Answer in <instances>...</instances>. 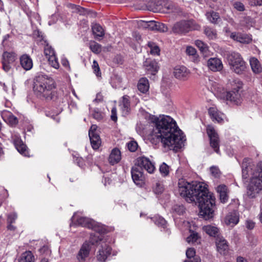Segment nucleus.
I'll list each match as a JSON object with an SVG mask.
<instances>
[{
	"label": "nucleus",
	"mask_w": 262,
	"mask_h": 262,
	"mask_svg": "<svg viewBox=\"0 0 262 262\" xmlns=\"http://www.w3.org/2000/svg\"><path fill=\"white\" fill-rule=\"evenodd\" d=\"M210 170L212 175L214 177L218 178L220 177L221 174V172L217 167L212 166L210 167Z\"/></svg>",
	"instance_id": "13d9d810"
},
{
	"label": "nucleus",
	"mask_w": 262,
	"mask_h": 262,
	"mask_svg": "<svg viewBox=\"0 0 262 262\" xmlns=\"http://www.w3.org/2000/svg\"><path fill=\"white\" fill-rule=\"evenodd\" d=\"M227 60L231 70L235 73L241 74L245 71L246 62L238 53H229L227 55Z\"/></svg>",
	"instance_id": "39448f33"
},
{
	"label": "nucleus",
	"mask_w": 262,
	"mask_h": 262,
	"mask_svg": "<svg viewBox=\"0 0 262 262\" xmlns=\"http://www.w3.org/2000/svg\"><path fill=\"white\" fill-rule=\"evenodd\" d=\"M148 47L150 48V53L154 55H159L160 50L159 47L153 42H148Z\"/></svg>",
	"instance_id": "a18cd8bd"
},
{
	"label": "nucleus",
	"mask_w": 262,
	"mask_h": 262,
	"mask_svg": "<svg viewBox=\"0 0 262 262\" xmlns=\"http://www.w3.org/2000/svg\"><path fill=\"white\" fill-rule=\"evenodd\" d=\"M249 4L252 6H261L262 0H250Z\"/></svg>",
	"instance_id": "69168bd1"
},
{
	"label": "nucleus",
	"mask_w": 262,
	"mask_h": 262,
	"mask_svg": "<svg viewBox=\"0 0 262 262\" xmlns=\"http://www.w3.org/2000/svg\"><path fill=\"white\" fill-rule=\"evenodd\" d=\"M186 54L189 56V59L194 63L199 61V56L196 53L195 48L192 47H187L186 50Z\"/></svg>",
	"instance_id": "2f4dec72"
},
{
	"label": "nucleus",
	"mask_w": 262,
	"mask_h": 262,
	"mask_svg": "<svg viewBox=\"0 0 262 262\" xmlns=\"http://www.w3.org/2000/svg\"><path fill=\"white\" fill-rule=\"evenodd\" d=\"M216 190L219 194L221 202L223 203H226L229 198L227 187L224 184L220 185L216 187Z\"/></svg>",
	"instance_id": "393cba45"
},
{
	"label": "nucleus",
	"mask_w": 262,
	"mask_h": 262,
	"mask_svg": "<svg viewBox=\"0 0 262 262\" xmlns=\"http://www.w3.org/2000/svg\"><path fill=\"white\" fill-rule=\"evenodd\" d=\"M207 66L212 71H220L223 69V65L221 59L217 58H211L207 61Z\"/></svg>",
	"instance_id": "4be33fe9"
},
{
	"label": "nucleus",
	"mask_w": 262,
	"mask_h": 262,
	"mask_svg": "<svg viewBox=\"0 0 262 262\" xmlns=\"http://www.w3.org/2000/svg\"><path fill=\"white\" fill-rule=\"evenodd\" d=\"M39 251L41 254L44 255L45 256L50 255L51 253V251L47 245L42 246L39 249Z\"/></svg>",
	"instance_id": "864d4df0"
},
{
	"label": "nucleus",
	"mask_w": 262,
	"mask_h": 262,
	"mask_svg": "<svg viewBox=\"0 0 262 262\" xmlns=\"http://www.w3.org/2000/svg\"><path fill=\"white\" fill-rule=\"evenodd\" d=\"M6 121L8 123L12 126L16 125L18 123V120L17 118L10 113H8V118Z\"/></svg>",
	"instance_id": "49530a36"
},
{
	"label": "nucleus",
	"mask_w": 262,
	"mask_h": 262,
	"mask_svg": "<svg viewBox=\"0 0 262 262\" xmlns=\"http://www.w3.org/2000/svg\"><path fill=\"white\" fill-rule=\"evenodd\" d=\"M93 118L97 120H100L103 118V115L98 110H94L93 113Z\"/></svg>",
	"instance_id": "e2e57ef3"
},
{
	"label": "nucleus",
	"mask_w": 262,
	"mask_h": 262,
	"mask_svg": "<svg viewBox=\"0 0 262 262\" xmlns=\"http://www.w3.org/2000/svg\"><path fill=\"white\" fill-rule=\"evenodd\" d=\"M92 68L94 73L97 76H100L101 73L100 72V68L97 61L94 60L93 62Z\"/></svg>",
	"instance_id": "603ef678"
},
{
	"label": "nucleus",
	"mask_w": 262,
	"mask_h": 262,
	"mask_svg": "<svg viewBox=\"0 0 262 262\" xmlns=\"http://www.w3.org/2000/svg\"><path fill=\"white\" fill-rule=\"evenodd\" d=\"M242 167L243 179H246L251 175L247 188V194L250 198H254L262 190V162L257 164L255 171H252L251 160L249 158L244 159Z\"/></svg>",
	"instance_id": "7ed1b4c3"
},
{
	"label": "nucleus",
	"mask_w": 262,
	"mask_h": 262,
	"mask_svg": "<svg viewBox=\"0 0 262 262\" xmlns=\"http://www.w3.org/2000/svg\"><path fill=\"white\" fill-rule=\"evenodd\" d=\"M246 227L248 229H253L255 227V223L251 220H247L246 221Z\"/></svg>",
	"instance_id": "0e129e2a"
},
{
	"label": "nucleus",
	"mask_w": 262,
	"mask_h": 262,
	"mask_svg": "<svg viewBox=\"0 0 262 262\" xmlns=\"http://www.w3.org/2000/svg\"><path fill=\"white\" fill-rule=\"evenodd\" d=\"M195 45L200 49V51L203 53H207L208 51V46L207 44L200 40H197L195 42Z\"/></svg>",
	"instance_id": "79ce46f5"
},
{
	"label": "nucleus",
	"mask_w": 262,
	"mask_h": 262,
	"mask_svg": "<svg viewBox=\"0 0 262 262\" xmlns=\"http://www.w3.org/2000/svg\"><path fill=\"white\" fill-rule=\"evenodd\" d=\"M204 33L209 39H214L217 37L216 30L209 27L205 28Z\"/></svg>",
	"instance_id": "58836bf2"
},
{
	"label": "nucleus",
	"mask_w": 262,
	"mask_h": 262,
	"mask_svg": "<svg viewBox=\"0 0 262 262\" xmlns=\"http://www.w3.org/2000/svg\"><path fill=\"white\" fill-rule=\"evenodd\" d=\"M13 143L17 151L22 155L29 157V151L26 145L23 143L20 138L17 136H12Z\"/></svg>",
	"instance_id": "2eb2a0df"
},
{
	"label": "nucleus",
	"mask_w": 262,
	"mask_h": 262,
	"mask_svg": "<svg viewBox=\"0 0 262 262\" xmlns=\"http://www.w3.org/2000/svg\"><path fill=\"white\" fill-rule=\"evenodd\" d=\"M16 55L13 52H4L2 56V68L6 72L12 69V64L15 61Z\"/></svg>",
	"instance_id": "6e6552de"
},
{
	"label": "nucleus",
	"mask_w": 262,
	"mask_h": 262,
	"mask_svg": "<svg viewBox=\"0 0 262 262\" xmlns=\"http://www.w3.org/2000/svg\"><path fill=\"white\" fill-rule=\"evenodd\" d=\"M90 248V245L87 242L82 245L77 256L79 262H83L85 260L89 254Z\"/></svg>",
	"instance_id": "5701e85b"
},
{
	"label": "nucleus",
	"mask_w": 262,
	"mask_h": 262,
	"mask_svg": "<svg viewBox=\"0 0 262 262\" xmlns=\"http://www.w3.org/2000/svg\"><path fill=\"white\" fill-rule=\"evenodd\" d=\"M250 63L254 73H260L262 71L261 66L257 58L255 57L250 58Z\"/></svg>",
	"instance_id": "473e14b6"
},
{
	"label": "nucleus",
	"mask_w": 262,
	"mask_h": 262,
	"mask_svg": "<svg viewBox=\"0 0 262 262\" xmlns=\"http://www.w3.org/2000/svg\"><path fill=\"white\" fill-rule=\"evenodd\" d=\"M137 86L138 90L140 92L143 94L146 93L148 91L149 88L148 79L146 78H141L139 80Z\"/></svg>",
	"instance_id": "7c9ffc66"
},
{
	"label": "nucleus",
	"mask_w": 262,
	"mask_h": 262,
	"mask_svg": "<svg viewBox=\"0 0 262 262\" xmlns=\"http://www.w3.org/2000/svg\"><path fill=\"white\" fill-rule=\"evenodd\" d=\"M152 190L155 194H159L162 193L164 190L162 183L159 181H156L152 186Z\"/></svg>",
	"instance_id": "ea45409f"
},
{
	"label": "nucleus",
	"mask_w": 262,
	"mask_h": 262,
	"mask_svg": "<svg viewBox=\"0 0 262 262\" xmlns=\"http://www.w3.org/2000/svg\"><path fill=\"white\" fill-rule=\"evenodd\" d=\"M136 163L138 167L140 168H143L149 173H153L156 169L154 164L148 158L144 156L138 158Z\"/></svg>",
	"instance_id": "4468645a"
},
{
	"label": "nucleus",
	"mask_w": 262,
	"mask_h": 262,
	"mask_svg": "<svg viewBox=\"0 0 262 262\" xmlns=\"http://www.w3.org/2000/svg\"><path fill=\"white\" fill-rule=\"evenodd\" d=\"M206 131L209 138V143L210 147L213 149L214 152L219 155H220V141L217 132L214 127L211 125L207 126Z\"/></svg>",
	"instance_id": "0eeeda50"
},
{
	"label": "nucleus",
	"mask_w": 262,
	"mask_h": 262,
	"mask_svg": "<svg viewBox=\"0 0 262 262\" xmlns=\"http://www.w3.org/2000/svg\"><path fill=\"white\" fill-rule=\"evenodd\" d=\"M34 91L36 95L47 100L53 98L55 88L53 79L46 75H39L34 80Z\"/></svg>",
	"instance_id": "20e7f679"
},
{
	"label": "nucleus",
	"mask_w": 262,
	"mask_h": 262,
	"mask_svg": "<svg viewBox=\"0 0 262 262\" xmlns=\"http://www.w3.org/2000/svg\"><path fill=\"white\" fill-rule=\"evenodd\" d=\"M111 119L112 120L114 121H116L117 120V111L116 108H113L112 110V115H111Z\"/></svg>",
	"instance_id": "774afa93"
},
{
	"label": "nucleus",
	"mask_w": 262,
	"mask_h": 262,
	"mask_svg": "<svg viewBox=\"0 0 262 262\" xmlns=\"http://www.w3.org/2000/svg\"><path fill=\"white\" fill-rule=\"evenodd\" d=\"M89 47L92 52L98 54L101 52V45L95 41L91 40L89 42Z\"/></svg>",
	"instance_id": "4c0bfd02"
},
{
	"label": "nucleus",
	"mask_w": 262,
	"mask_h": 262,
	"mask_svg": "<svg viewBox=\"0 0 262 262\" xmlns=\"http://www.w3.org/2000/svg\"><path fill=\"white\" fill-rule=\"evenodd\" d=\"M164 7L166 9L167 11L166 12H174V9H175L174 5L171 2H167L164 4Z\"/></svg>",
	"instance_id": "052dcab7"
},
{
	"label": "nucleus",
	"mask_w": 262,
	"mask_h": 262,
	"mask_svg": "<svg viewBox=\"0 0 262 262\" xmlns=\"http://www.w3.org/2000/svg\"><path fill=\"white\" fill-rule=\"evenodd\" d=\"M107 236L105 235L103 230H94L91 234L90 241L92 244L94 245L99 243V244H103L105 243H110L108 241Z\"/></svg>",
	"instance_id": "f8f14e48"
},
{
	"label": "nucleus",
	"mask_w": 262,
	"mask_h": 262,
	"mask_svg": "<svg viewBox=\"0 0 262 262\" xmlns=\"http://www.w3.org/2000/svg\"><path fill=\"white\" fill-rule=\"evenodd\" d=\"M154 122L155 128L149 137L152 144L157 145L161 142L164 147L175 150L184 146L185 136L172 118L168 116H160L155 119Z\"/></svg>",
	"instance_id": "f03ea898"
},
{
	"label": "nucleus",
	"mask_w": 262,
	"mask_h": 262,
	"mask_svg": "<svg viewBox=\"0 0 262 262\" xmlns=\"http://www.w3.org/2000/svg\"><path fill=\"white\" fill-rule=\"evenodd\" d=\"M172 212L174 215H182L185 212L184 206L180 205H174L172 207Z\"/></svg>",
	"instance_id": "a19ab883"
},
{
	"label": "nucleus",
	"mask_w": 262,
	"mask_h": 262,
	"mask_svg": "<svg viewBox=\"0 0 262 262\" xmlns=\"http://www.w3.org/2000/svg\"><path fill=\"white\" fill-rule=\"evenodd\" d=\"M186 255L188 259L184 262H201L200 257L195 256V251L194 248H188L186 250Z\"/></svg>",
	"instance_id": "c756f323"
},
{
	"label": "nucleus",
	"mask_w": 262,
	"mask_h": 262,
	"mask_svg": "<svg viewBox=\"0 0 262 262\" xmlns=\"http://www.w3.org/2000/svg\"><path fill=\"white\" fill-rule=\"evenodd\" d=\"M145 70L147 74L155 75L158 71V63L155 60H146L144 64Z\"/></svg>",
	"instance_id": "b1692460"
},
{
	"label": "nucleus",
	"mask_w": 262,
	"mask_h": 262,
	"mask_svg": "<svg viewBox=\"0 0 262 262\" xmlns=\"http://www.w3.org/2000/svg\"><path fill=\"white\" fill-rule=\"evenodd\" d=\"M225 223L231 227H234L239 222L238 213L236 211L231 212L225 218Z\"/></svg>",
	"instance_id": "412c9836"
},
{
	"label": "nucleus",
	"mask_w": 262,
	"mask_h": 262,
	"mask_svg": "<svg viewBox=\"0 0 262 262\" xmlns=\"http://www.w3.org/2000/svg\"><path fill=\"white\" fill-rule=\"evenodd\" d=\"M93 34L95 38L100 40L104 36V30L103 28L98 24H94L92 27Z\"/></svg>",
	"instance_id": "c85d7f7f"
},
{
	"label": "nucleus",
	"mask_w": 262,
	"mask_h": 262,
	"mask_svg": "<svg viewBox=\"0 0 262 262\" xmlns=\"http://www.w3.org/2000/svg\"><path fill=\"white\" fill-rule=\"evenodd\" d=\"M230 38L243 43H249L252 40L250 35L241 33L232 32L230 34Z\"/></svg>",
	"instance_id": "aec40b11"
},
{
	"label": "nucleus",
	"mask_w": 262,
	"mask_h": 262,
	"mask_svg": "<svg viewBox=\"0 0 262 262\" xmlns=\"http://www.w3.org/2000/svg\"><path fill=\"white\" fill-rule=\"evenodd\" d=\"M242 85V83L238 82L236 86L233 88L231 91L227 92L226 95L227 100L230 101L235 105H239L242 103V97L240 92Z\"/></svg>",
	"instance_id": "1a4fd4ad"
},
{
	"label": "nucleus",
	"mask_w": 262,
	"mask_h": 262,
	"mask_svg": "<svg viewBox=\"0 0 262 262\" xmlns=\"http://www.w3.org/2000/svg\"><path fill=\"white\" fill-rule=\"evenodd\" d=\"M152 221L159 228H166L167 227V222L162 216H155L151 218Z\"/></svg>",
	"instance_id": "e433bc0d"
},
{
	"label": "nucleus",
	"mask_w": 262,
	"mask_h": 262,
	"mask_svg": "<svg viewBox=\"0 0 262 262\" xmlns=\"http://www.w3.org/2000/svg\"><path fill=\"white\" fill-rule=\"evenodd\" d=\"M119 107L123 116H126L129 113L130 110V105L128 96L125 95L122 97V100L119 104Z\"/></svg>",
	"instance_id": "a878e982"
},
{
	"label": "nucleus",
	"mask_w": 262,
	"mask_h": 262,
	"mask_svg": "<svg viewBox=\"0 0 262 262\" xmlns=\"http://www.w3.org/2000/svg\"><path fill=\"white\" fill-rule=\"evenodd\" d=\"M233 5L237 11H244L245 9L244 5L241 2H235Z\"/></svg>",
	"instance_id": "bf43d9fd"
},
{
	"label": "nucleus",
	"mask_w": 262,
	"mask_h": 262,
	"mask_svg": "<svg viewBox=\"0 0 262 262\" xmlns=\"http://www.w3.org/2000/svg\"><path fill=\"white\" fill-rule=\"evenodd\" d=\"M112 248L107 243L101 244L98 249L97 258L99 261H104L111 253Z\"/></svg>",
	"instance_id": "dca6fc26"
},
{
	"label": "nucleus",
	"mask_w": 262,
	"mask_h": 262,
	"mask_svg": "<svg viewBox=\"0 0 262 262\" xmlns=\"http://www.w3.org/2000/svg\"><path fill=\"white\" fill-rule=\"evenodd\" d=\"M97 128V125H92L89 132L91 144L94 149H98L101 143L100 136L96 130Z\"/></svg>",
	"instance_id": "9b49d317"
},
{
	"label": "nucleus",
	"mask_w": 262,
	"mask_h": 262,
	"mask_svg": "<svg viewBox=\"0 0 262 262\" xmlns=\"http://www.w3.org/2000/svg\"><path fill=\"white\" fill-rule=\"evenodd\" d=\"M44 52L47 58L50 57L51 56H55V51L54 49L50 46H47L44 49Z\"/></svg>",
	"instance_id": "8fccbe9b"
},
{
	"label": "nucleus",
	"mask_w": 262,
	"mask_h": 262,
	"mask_svg": "<svg viewBox=\"0 0 262 262\" xmlns=\"http://www.w3.org/2000/svg\"><path fill=\"white\" fill-rule=\"evenodd\" d=\"M17 215L16 213H12L8 216V222L9 223V227L11 226V224L13 223L17 219ZM8 229H10L9 227Z\"/></svg>",
	"instance_id": "4d7b16f0"
},
{
	"label": "nucleus",
	"mask_w": 262,
	"mask_h": 262,
	"mask_svg": "<svg viewBox=\"0 0 262 262\" xmlns=\"http://www.w3.org/2000/svg\"><path fill=\"white\" fill-rule=\"evenodd\" d=\"M138 147V144L135 141H131L127 143V148L132 152L135 151Z\"/></svg>",
	"instance_id": "5fc2aeb1"
},
{
	"label": "nucleus",
	"mask_w": 262,
	"mask_h": 262,
	"mask_svg": "<svg viewBox=\"0 0 262 262\" xmlns=\"http://www.w3.org/2000/svg\"><path fill=\"white\" fill-rule=\"evenodd\" d=\"M200 238V236L198 234L193 231L191 233L190 235L187 237L186 241L188 243H194L197 242L198 240Z\"/></svg>",
	"instance_id": "c03bdc74"
},
{
	"label": "nucleus",
	"mask_w": 262,
	"mask_h": 262,
	"mask_svg": "<svg viewBox=\"0 0 262 262\" xmlns=\"http://www.w3.org/2000/svg\"><path fill=\"white\" fill-rule=\"evenodd\" d=\"M193 25V22L191 20H182L174 25L172 30L176 33H185L195 29Z\"/></svg>",
	"instance_id": "9d476101"
},
{
	"label": "nucleus",
	"mask_w": 262,
	"mask_h": 262,
	"mask_svg": "<svg viewBox=\"0 0 262 262\" xmlns=\"http://www.w3.org/2000/svg\"><path fill=\"white\" fill-rule=\"evenodd\" d=\"M206 233L211 236H219L218 235V230H206ZM217 237H216L217 238Z\"/></svg>",
	"instance_id": "338daca9"
},
{
	"label": "nucleus",
	"mask_w": 262,
	"mask_h": 262,
	"mask_svg": "<svg viewBox=\"0 0 262 262\" xmlns=\"http://www.w3.org/2000/svg\"><path fill=\"white\" fill-rule=\"evenodd\" d=\"M190 71L186 67L183 66H178L175 67L173 74L175 77L181 80H186L189 75Z\"/></svg>",
	"instance_id": "f3484780"
},
{
	"label": "nucleus",
	"mask_w": 262,
	"mask_h": 262,
	"mask_svg": "<svg viewBox=\"0 0 262 262\" xmlns=\"http://www.w3.org/2000/svg\"><path fill=\"white\" fill-rule=\"evenodd\" d=\"M136 163L138 167L140 168H143L149 173H153L156 169L154 164L148 158L144 156L138 158Z\"/></svg>",
	"instance_id": "ddd939ff"
},
{
	"label": "nucleus",
	"mask_w": 262,
	"mask_h": 262,
	"mask_svg": "<svg viewBox=\"0 0 262 262\" xmlns=\"http://www.w3.org/2000/svg\"><path fill=\"white\" fill-rule=\"evenodd\" d=\"M48 61L49 62V64L53 68H54L56 69H57L59 67V64L57 60V58L55 56H51L50 57H48Z\"/></svg>",
	"instance_id": "09e8293b"
},
{
	"label": "nucleus",
	"mask_w": 262,
	"mask_h": 262,
	"mask_svg": "<svg viewBox=\"0 0 262 262\" xmlns=\"http://www.w3.org/2000/svg\"><path fill=\"white\" fill-rule=\"evenodd\" d=\"M121 152L118 148H114L112 150L110 155L108 161L111 165L118 163L121 160Z\"/></svg>",
	"instance_id": "cd10ccee"
},
{
	"label": "nucleus",
	"mask_w": 262,
	"mask_h": 262,
	"mask_svg": "<svg viewBox=\"0 0 262 262\" xmlns=\"http://www.w3.org/2000/svg\"><path fill=\"white\" fill-rule=\"evenodd\" d=\"M67 7L73 11V12L79 13L81 12L83 8L79 6H77L71 3H68L67 4Z\"/></svg>",
	"instance_id": "3c124183"
},
{
	"label": "nucleus",
	"mask_w": 262,
	"mask_h": 262,
	"mask_svg": "<svg viewBox=\"0 0 262 262\" xmlns=\"http://www.w3.org/2000/svg\"><path fill=\"white\" fill-rule=\"evenodd\" d=\"M72 222H76L75 226L74 227L77 228L79 227L88 228L91 229L98 228V229H105V225L96 222L94 220L85 217H77L76 214H74L72 217Z\"/></svg>",
	"instance_id": "423d86ee"
},
{
	"label": "nucleus",
	"mask_w": 262,
	"mask_h": 262,
	"mask_svg": "<svg viewBox=\"0 0 262 262\" xmlns=\"http://www.w3.org/2000/svg\"><path fill=\"white\" fill-rule=\"evenodd\" d=\"M206 16L207 19L211 23L214 24H217L218 21L220 20L221 18L218 13L213 11L208 12L206 13Z\"/></svg>",
	"instance_id": "f704fd0d"
},
{
	"label": "nucleus",
	"mask_w": 262,
	"mask_h": 262,
	"mask_svg": "<svg viewBox=\"0 0 262 262\" xmlns=\"http://www.w3.org/2000/svg\"><path fill=\"white\" fill-rule=\"evenodd\" d=\"M34 256L30 251L23 253L19 258V262H34Z\"/></svg>",
	"instance_id": "72a5a7b5"
},
{
	"label": "nucleus",
	"mask_w": 262,
	"mask_h": 262,
	"mask_svg": "<svg viewBox=\"0 0 262 262\" xmlns=\"http://www.w3.org/2000/svg\"><path fill=\"white\" fill-rule=\"evenodd\" d=\"M33 37L36 38L37 41H41L43 40V36L42 33L39 30H35L33 33Z\"/></svg>",
	"instance_id": "680f3d73"
},
{
	"label": "nucleus",
	"mask_w": 262,
	"mask_h": 262,
	"mask_svg": "<svg viewBox=\"0 0 262 262\" xmlns=\"http://www.w3.org/2000/svg\"><path fill=\"white\" fill-rule=\"evenodd\" d=\"M142 26L146 29H148L151 30H156V26L157 22L155 21H142L141 22Z\"/></svg>",
	"instance_id": "37998d69"
},
{
	"label": "nucleus",
	"mask_w": 262,
	"mask_h": 262,
	"mask_svg": "<svg viewBox=\"0 0 262 262\" xmlns=\"http://www.w3.org/2000/svg\"><path fill=\"white\" fill-rule=\"evenodd\" d=\"M178 192L188 203L199 204L201 215L206 220L213 216L215 208V198L205 184L198 181L187 182L183 178L178 183Z\"/></svg>",
	"instance_id": "f257e3e1"
},
{
	"label": "nucleus",
	"mask_w": 262,
	"mask_h": 262,
	"mask_svg": "<svg viewBox=\"0 0 262 262\" xmlns=\"http://www.w3.org/2000/svg\"><path fill=\"white\" fill-rule=\"evenodd\" d=\"M156 30L162 32H165L168 31V28L165 24L157 22Z\"/></svg>",
	"instance_id": "6e6d98bb"
},
{
	"label": "nucleus",
	"mask_w": 262,
	"mask_h": 262,
	"mask_svg": "<svg viewBox=\"0 0 262 262\" xmlns=\"http://www.w3.org/2000/svg\"><path fill=\"white\" fill-rule=\"evenodd\" d=\"M20 63L25 70H29L33 67V62L31 57L27 54H24L20 57Z\"/></svg>",
	"instance_id": "bb28decb"
},
{
	"label": "nucleus",
	"mask_w": 262,
	"mask_h": 262,
	"mask_svg": "<svg viewBox=\"0 0 262 262\" xmlns=\"http://www.w3.org/2000/svg\"><path fill=\"white\" fill-rule=\"evenodd\" d=\"M159 170L163 177H166L169 172V166L165 163H163L160 166Z\"/></svg>",
	"instance_id": "de8ad7c7"
},
{
	"label": "nucleus",
	"mask_w": 262,
	"mask_h": 262,
	"mask_svg": "<svg viewBox=\"0 0 262 262\" xmlns=\"http://www.w3.org/2000/svg\"><path fill=\"white\" fill-rule=\"evenodd\" d=\"M216 245L217 251L222 255L228 253L229 246L227 242L222 236H217L216 239Z\"/></svg>",
	"instance_id": "a211bd4d"
},
{
	"label": "nucleus",
	"mask_w": 262,
	"mask_h": 262,
	"mask_svg": "<svg viewBox=\"0 0 262 262\" xmlns=\"http://www.w3.org/2000/svg\"><path fill=\"white\" fill-rule=\"evenodd\" d=\"M131 174L134 182L137 185H141L144 178L141 169L138 166H135L132 169Z\"/></svg>",
	"instance_id": "6ab92c4d"
},
{
	"label": "nucleus",
	"mask_w": 262,
	"mask_h": 262,
	"mask_svg": "<svg viewBox=\"0 0 262 262\" xmlns=\"http://www.w3.org/2000/svg\"><path fill=\"white\" fill-rule=\"evenodd\" d=\"M208 112L213 121L220 123L223 121L221 115L217 111L216 108L211 107L209 109Z\"/></svg>",
	"instance_id": "c9c22d12"
}]
</instances>
